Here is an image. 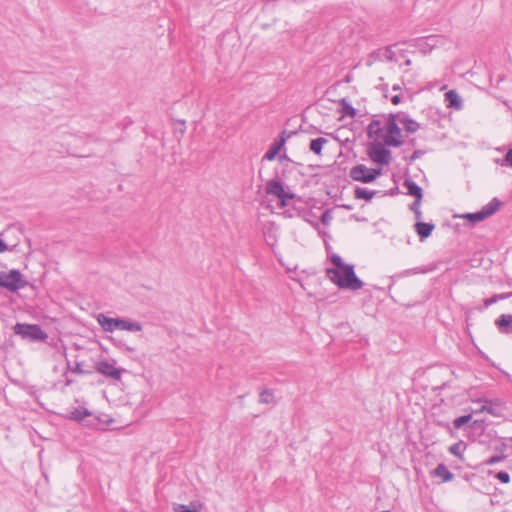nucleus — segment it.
Wrapping results in <instances>:
<instances>
[{"label":"nucleus","instance_id":"6e6552de","mask_svg":"<svg viewBox=\"0 0 512 512\" xmlns=\"http://www.w3.org/2000/svg\"><path fill=\"white\" fill-rule=\"evenodd\" d=\"M403 186L407 189V193L415 198L414 206L420 205L423 198L422 188L411 179H405Z\"/></svg>","mask_w":512,"mask_h":512},{"label":"nucleus","instance_id":"393cba45","mask_svg":"<svg viewBox=\"0 0 512 512\" xmlns=\"http://www.w3.org/2000/svg\"><path fill=\"white\" fill-rule=\"evenodd\" d=\"M462 217L464 219H467L468 221H470L472 224L481 222V221L485 220L486 218H488L482 209L480 211H477L474 213H467V214L463 215Z\"/></svg>","mask_w":512,"mask_h":512},{"label":"nucleus","instance_id":"a19ab883","mask_svg":"<svg viewBox=\"0 0 512 512\" xmlns=\"http://www.w3.org/2000/svg\"><path fill=\"white\" fill-rule=\"evenodd\" d=\"M7 250H10L8 245L3 240H0V253H3Z\"/></svg>","mask_w":512,"mask_h":512},{"label":"nucleus","instance_id":"412c9836","mask_svg":"<svg viewBox=\"0 0 512 512\" xmlns=\"http://www.w3.org/2000/svg\"><path fill=\"white\" fill-rule=\"evenodd\" d=\"M376 193V191H371L362 187H356L354 190V197L356 199H364L366 201H370L376 195Z\"/></svg>","mask_w":512,"mask_h":512},{"label":"nucleus","instance_id":"473e14b6","mask_svg":"<svg viewBox=\"0 0 512 512\" xmlns=\"http://www.w3.org/2000/svg\"><path fill=\"white\" fill-rule=\"evenodd\" d=\"M424 153H425V151H423V150H415V151L413 152V154H412L410 157L405 158V160H406L409 164H411V163H413L415 160H417L418 158H420L421 156H423V155H424Z\"/></svg>","mask_w":512,"mask_h":512},{"label":"nucleus","instance_id":"20e7f679","mask_svg":"<svg viewBox=\"0 0 512 512\" xmlns=\"http://www.w3.org/2000/svg\"><path fill=\"white\" fill-rule=\"evenodd\" d=\"M27 284L28 283L23 278L22 273L17 269H12L9 272H0V288H4L15 293L26 287Z\"/></svg>","mask_w":512,"mask_h":512},{"label":"nucleus","instance_id":"a878e982","mask_svg":"<svg viewBox=\"0 0 512 512\" xmlns=\"http://www.w3.org/2000/svg\"><path fill=\"white\" fill-rule=\"evenodd\" d=\"M465 448L466 444L463 441H459L457 443L452 444L448 450L452 455L458 457L459 459H462L463 451L465 450Z\"/></svg>","mask_w":512,"mask_h":512},{"label":"nucleus","instance_id":"a18cd8bd","mask_svg":"<svg viewBox=\"0 0 512 512\" xmlns=\"http://www.w3.org/2000/svg\"><path fill=\"white\" fill-rule=\"evenodd\" d=\"M400 89V86L399 85H394L393 86V90H399Z\"/></svg>","mask_w":512,"mask_h":512},{"label":"nucleus","instance_id":"4468645a","mask_svg":"<svg viewBox=\"0 0 512 512\" xmlns=\"http://www.w3.org/2000/svg\"><path fill=\"white\" fill-rule=\"evenodd\" d=\"M91 416V412L85 407H76L69 412V419L82 423L87 417Z\"/></svg>","mask_w":512,"mask_h":512},{"label":"nucleus","instance_id":"f8f14e48","mask_svg":"<svg viewBox=\"0 0 512 512\" xmlns=\"http://www.w3.org/2000/svg\"><path fill=\"white\" fill-rule=\"evenodd\" d=\"M399 123L402 124L407 133H415L420 129V124L410 118L405 112H399Z\"/></svg>","mask_w":512,"mask_h":512},{"label":"nucleus","instance_id":"c9c22d12","mask_svg":"<svg viewBox=\"0 0 512 512\" xmlns=\"http://www.w3.org/2000/svg\"><path fill=\"white\" fill-rule=\"evenodd\" d=\"M345 115H349L351 117H354L356 115V110L349 104H345L343 107Z\"/></svg>","mask_w":512,"mask_h":512},{"label":"nucleus","instance_id":"4c0bfd02","mask_svg":"<svg viewBox=\"0 0 512 512\" xmlns=\"http://www.w3.org/2000/svg\"><path fill=\"white\" fill-rule=\"evenodd\" d=\"M321 222L324 224V225H327L330 220H331V215L329 213V211H325L322 215H321V218H320Z\"/></svg>","mask_w":512,"mask_h":512},{"label":"nucleus","instance_id":"e433bc0d","mask_svg":"<svg viewBox=\"0 0 512 512\" xmlns=\"http://www.w3.org/2000/svg\"><path fill=\"white\" fill-rule=\"evenodd\" d=\"M410 209L414 212L417 220L421 219L422 212L420 210V205L414 206V202L410 205Z\"/></svg>","mask_w":512,"mask_h":512},{"label":"nucleus","instance_id":"ea45409f","mask_svg":"<svg viewBox=\"0 0 512 512\" xmlns=\"http://www.w3.org/2000/svg\"><path fill=\"white\" fill-rule=\"evenodd\" d=\"M505 160L512 167V148L507 151Z\"/></svg>","mask_w":512,"mask_h":512},{"label":"nucleus","instance_id":"de8ad7c7","mask_svg":"<svg viewBox=\"0 0 512 512\" xmlns=\"http://www.w3.org/2000/svg\"><path fill=\"white\" fill-rule=\"evenodd\" d=\"M441 425H442L443 427H445V428H448V429L450 428V426H449V424H448V423L441 424Z\"/></svg>","mask_w":512,"mask_h":512},{"label":"nucleus","instance_id":"c756f323","mask_svg":"<svg viewBox=\"0 0 512 512\" xmlns=\"http://www.w3.org/2000/svg\"><path fill=\"white\" fill-rule=\"evenodd\" d=\"M67 369L69 371H71L72 373L79 374V375H84V374H90L91 373V371L84 370L82 368V363L81 362H76L74 367H71L70 364L68 363Z\"/></svg>","mask_w":512,"mask_h":512},{"label":"nucleus","instance_id":"79ce46f5","mask_svg":"<svg viewBox=\"0 0 512 512\" xmlns=\"http://www.w3.org/2000/svg\"><path fill=\"white\" fill-rule=\"evenodd\" d=\"M391 102L394 104V105H397L401 102V97L399 95H394L392 98H391Z\"/></svg>","mask_w":512,"mask_h":512},{"label":"nucleus","instance_id":"58836bf2","mask_svg":"<svg viewBox=\"0 0 512 512\" xmlns=\"http://www.w3.org/2000/svg\"><path fill=\"white\" fill-rule=\"evenodd\" d=\"M384 57L388 60V61H392L393 58H394V52L391 50L390 47H387L385 49V52H384Z\"/></svg>","mask_w":512,"mask_h":512},{"label":"nucleus","instance_id":"aec40b11","mask_svg":"<svg viewBox=\"0 0 512 512\" xmlns=\"http://www.w3.org/2000/svg\"><path fill=\"white\" fill-rule=\"evenodd\" d=\"M382 133L381 122L373 119L367 127V136L370 139H378Z\"/></svg>","mask_w":512,"mask_h":512},{"label":"nucleus","instance_id":"0eeeda50","mask_svg":"<svg viewBox=\"0 0 512 512\" xmlns=\"http://www.w3.org/2000/svg\"><path fill=\"white\" fill-rule=\"evenodd\" d=\"M95 369L98 373L114 380H119L121 378V370L107 361L97 362Z\"/></svg>","mask_w":512,"mask_h":512},{"label":"nucleus","instance_id":"dca6fc26","mask_svg":"<svg viewBox=\"0 0 512 512\" xmlns=\"http://www.w3.org/2000/svg\"><path fill=\"white\" fill-rule=\"evenodd\" d=\"M285 143V139L281 138L280 140H276L273 142V144L270 146L268 151L263 156V160L272 161L275 159L277 154L279 153L280 149Z\"/></svg>","mask_w":512,"mask_h":512},{"label":"nucleus","instance_id":"ddd939ff","mask_svg":"<svg viewBox=\"0 0 512 512\" xmlns=\"http://www.w3.org/2000/svg\"><path fill=\"white\" fill-rule=\"evenodd\" d=\"M434 224L426 222H417L415 224V231L417 232L420 240L428 238L434 230Z\"/></svg>","mask_w":512,"mask_h":512},{"label":"nucleus","instance_id":"cd10ccee","mask_svg":"<svg viewBox=\"0 0 512 512\" xmlns=\"http://www.w3.org/2000/svg\"><path fill=\"white\" fill-rule=\"evenodd\" d=\"M274 401L273 391L270 389H264L259 394V402L261 404H270Z\"/></svg>","mask_w":512,"mask_h":512},{"label":"nucleus","instance_id":"2f4dec72","mask_svg":"<svg viewBox=\"0 0 512 512\" xmlns=\"http://www.w3.org/2000/svg\"><path fill=\"white\" fill-rule=\"evenodd\" d=\"M495 477L501 481L502 483H509L510 482V475L505 471H500L495 474Z\"/></svg>","mask_w":512,"mask_h":512},{"label":"nucleus","instance_id":"f704fd0d","mask_svg":"<svg viewBox=\"0 0 512 512\" xmlns=\"http://www.w3.org/2000/svg\"><path fill=\"white\" fill-rule=\"evenodd\" d=\"M469 427L473 428V429L484 430V428H485L484 420H474L473 422H471Z\"/></svg>","mask_w":512,"mask_h":512},{"label":"nucleus","instance_id":"423d86ee","mask_svg":"<svg viewBox=\"0 0 512 512\" xmlns=\"http://www.w3.org/2000/svg\"><path fill=\"white\" fill-rule=\"evenodd\" d=\"M369 157L376 163L388 165L391 161V152L385 147V144L379 142L371 145L369 149Z\"/></svg>","mask_w":512,"mask_h":512},{"label":"nucleus","instance_id":"9d476101","mask_svg":"<svg viewBox=\"0 0 512 512\" xmlns=\"http://www.w3.org/2000/svg\"><path fill=\"white\" fill-rule=\"evenodd\" d=\"M266 193L268 195L275 196L278 199L283 198L284 194V187L280 180L278 179H271L266 183L265 187Z\"/></svg>","mask_w":512,"mask_h":512},{"label":"nucleus","instance_id":"72a5a7b5","mask_svg":"<svg viewBox=\"0 0 512 512\" xmlns=\"http://www.w3.org/2000/svg\"><path fill=\"white\" fill-rule=\"evenodd\" d=\"M505 459L504 455H494L491 456L489 459L486 460V465H494L496 463H499Z\"/></svg>","mask_w":512,"mask_h":512},{"label":"nucleus","instance_id":"b1692460","mask_svg":"<svg viewBox=\"0 0 512 512\" xmlns=\"http://www.w3.org/2000/svg\"><path fill=\"white\" fill-rule=\"evenodd\" d=\"M510 297H512V291L511 292L500 293V294H495L492 297L487 298V299L484 300V307L488 308L492 304H495L496 302H498L500 300H506V299H508Z\"/></svg>","mask_w":512,"mask_h":512},{"label":"nucleus","instance_id":"2eb2a0df","mask_svg":"<svg viewBox=\"0 0 512 512\" xmlns=\"http://www.w3.org/2000/svg\"><path fill=\"white\" fill-rule=\"evenodd\" d=\"M203 504L199 501H192L189 504H174V512H200Z\"/></svg>","mask_w":512,"mask_h":512},{"label":"nucleus","instance_id":"c03bdc74","mask_svg":"<svg viewBox=\"0 0 512 512\" xmlns=\"http://www.w3.org/2000/svg\"><path fill=\"white\" fill-rule=\"evenodd\" d=\"M71 384H72V380H71V379L66 378L65 385H66V386H69V385H71Z\"/></svg>","mask_w":512,"mask_h":512},{"label":"nucleus","instance_id":"bb28decb","mask_svg":"<svg viewBox=\"0 0 512 512\" xmlns=\"http://www.w3.org/2000/svg\"><path fill=\"white\" fill-rule=\"evenodd\" d=\"M489 413L493 416H499V410L495 406L492 405L491 401H485V404L482 405L478 410L475 411V413Z\"/></svg>","mask_w":512,"mask_h":512},{"label":"nucleus","instance_id":"37998d69","mask_svg":"<svg viewBox=\"0 0 512 512\" xmlns=\"http://www.w3.org/2000/svg\"><path fill=\"white\" fill-rule=\"evenodd\" d=\"M506 448V445L505 444H501V447L498 448L497 450H499L500 452H503Z\"/></svg>","mask_w":512,"mask_h":512},{"label":"nucleus","instance_id":"f3484780","mask_svg":"<svg viewBox=\"0 0 512 512\" xmlns=\"http://www.w3.org/2000/svg\"><path fill=\"white\" fill-rule=\"evenodd\" d=\"M118 329L130 331V332H138V331L142 330V325L137 321H131L129 319L119 318Z\"/></svg>","mask_w":512,"mask_h":512},{"label":"nucleus","instance_id":"f03ea898","mask_svg":"<svg viewBox=\"0 0 512 512\" xmlns=\"http://www.w3.org/2000/svg\"><path fill=\"white\" fill-rule=\"evenodd\" d=\"M13 331L16 335L32 342H43L48 338L47 333L37 324L16 323Z\"/></svg>","mask_w":512,"mask_h":512},{"label":"nucleus","instance_id":"9b49d317","mask_svg":"<svg viewBox=\"0 0 512 512\" xmlns=\"http://www.w3.org/2000/svg\"><path fill=\"white\" fill-rule=\"evenodd\" d=\"M97 322L104 331L113 332L118 329L119 318H110L104 314H99L97 316Z\"/></svg>","mask_w":512,"mask_h":512},{"label":"nucleus","instance_id":"5701e85b","mask_svg":"<svg viewBox=\"0 0 512 512\" xmlns=\"http://www.w3.org/2000/svg\"><path fill=\"white\" fill-rule=\"evenodd\" d=\"M327 139L326 138H323V137H319V138H316V139H313L311 140L310 142V145H309V148L310 150L317 154V155H320L321 152H322V149H323V146L327 143Z\"/></svg>","mask_w":512,"mask_h":512},{"label":"nucleus","instance_id":"1a4fd4ad","mask_svg":"<svg viewBox=\"0 0 512 512\" xmlns=\"http://www.w3.org/2000/svg\"><path fill=\"white\" fill-rule=\"evenodd\" d=\"M494 324L501 334H512V314H501Z\"/></svg>","mask_w":512,"mask_h":512},{"label":"nucleus","instance_id":"a211bd4d","mask_svg":"<svg viewBox=\"0 0 512 512\" xmlns=\"http://www.w3.org/2000/svg\"><path fill=\"white\" fill-rule=\"evenodd\" d=\"M432 475L440 477L442 482H449L453 480L454 474L443 464H438L437 467L432 471Z\"/></svg>","mask_w":512,"mask_h":512},{"label":"nucleus","instance_id":"7ed1b4c3","mask_svg":"<svg viewBox=\"0 0 512 512\" xmlns=\"http://www.w3.org/2000/svg\"><path fill=\"white\" fill-rule=\"evenodd\" d=\"M399 112L388 115L386 122L387 134L384 137V144L389 147H400L403 144L401 139V129L398 126Z\"/></svg>","mask_w":512,"mask_h":512},{"label":"nucleus","instance_id":"7c9ffc66","mask_svg":"<svg viewBox=\"0 0 512 512\" xmlns=\"http://www.w3.org/2000/svg\"><path fill=\"white\" fill-rule=\"evenodd\" d=\"M295 198V194L294 193H291V192H286L284 190V194H283V198L282 199H279L280 201V206L281 207H285L287 206V201L290 200V199H294Z\"/></svg>","mask_w":512,"mask_h":512},{"label":"nucleus","instance_id":"c85d7f7f","mask_svg":"<svg viewBox=\"0 0 512 512\" xmlns=\"http://www.w3.org/2000/svg\"><path fill=\"white\" fill-rule=\"evenodd\" d=\"M472 419V414L462 415L460 417H457L453 421V426L455 429H461L465 425L469 424Z\"/></svg>","mask_w":512,"mask_h":512},{"label":"nucleus","instance_id":"f257e3e1","mask_svg":"<svg viewBox=\"0 0 512 512\" xmlns=\"http://www.w3.org/2000/svg\"><path fill=\"white\" fill-rule=\"evenodd\" d=\"M334 268L326 269L328 278L341 289L357 291L364 283L357 277L354 266L343 262L342 258L333 254L330 258Z\"/></svg>","mask_w":512,"mask_h":512},{"label":"nucleus","instance_id":"6ab92c4d","mask_svg":"<svg viewBox=\"0 0 512 512\" xmlns=\"http://www.w3.org/2000/svg\"><path fill=\"white\" fill-rule=\"evenodd\" d=\"M445 100L447 101V106L455 108L457 110L462 108V100L459 94L455 90H450L445 93Z\"/></svg>","mask_w":512,"mask_h":512},{"label":"nucleus","instance_id":"49530a36","mask_svg":"<svg viewBox=\"0 0 512 512\" xmlns=\"http://www.w3.org/2000/svg\"><path fill=\"white\" fill-rule=\"evenodd\" d=\"M406 65H411V60L410 59H407L406 62H405Z\"/></svg>","mask_w":512,"mask_h":512},{"label":"nucleus","instance_id":"39448f33","mask_svg":"<svg viewBox=\"0 0 512 512\" xmlns=\"http://www.w3.org/2000/svg\"><path fill=\"white\" fill-rule=\"evenodd\" d=\"M382 173L381 168L370 169L363 164H358L350 169L349 176L362 183H371Z\"/></svg>","mask_w":512,"mask_h":512},{"label":"nucleus","instance_id":"4be33fe9","mask_svg":"<svg viewBox=\"0 0 512 512\" xmlns=\"http://www.w3.org/2000/svg\"><path fill=\"white\" fill-rule=\"evenodd\" d=\"M502 203L498 198H493L488 204L483 206L482 210L485 212L487 217H490L494 213H496L501 207Z\"/></svg>","mask_w":512,"mask_h":512}]
</instances>
